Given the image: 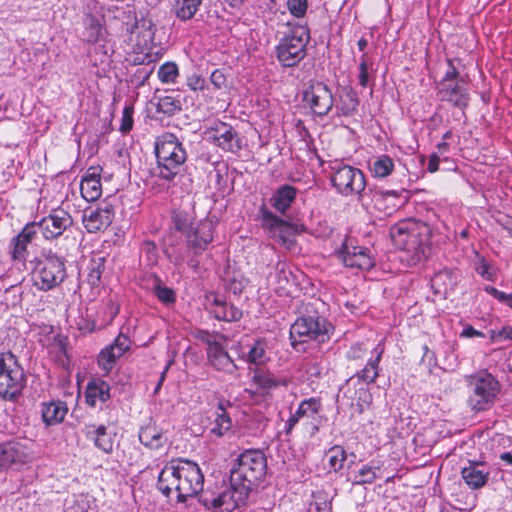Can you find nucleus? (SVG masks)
<instances>
[{
    "mask_svg": "<svg viewBox=\"0 0 512 512\" xmlns=\"http://www.w3.org/2000/svg\"><path fill=\"white\" fill-rule=\"evenodd\" d=\"M204 475L197 463L179 459L166 464L159 473L157 489L167 498L177 493V502L185 503L188 498L199 497L205 490Z\"/></svg>",
    "mask_w": 512,
    "mask_h": 512,
    "instance_id": "obj_1",
    "label": "nucleus"
},
{
    "mask_svg": "<svg viewBox=\"0 0 512 512\" xmlns=\"http://www.w3.org/2000/svg\"><path fill=\"white\" fill-rule=\"evenodd\" d=\"M323 303L318 301L304 305V311L290 327L291 345L297 351H305L304 345L310 342H328L335 332L334 325L320 312Z\"/></svg>",
    "mask_w": 512,
    "mask_h": 512,
    "instance_id": "obj_2",
    "label": "nucleus"
},
{
    "mask_svg": "<svg viewBox=\"0 0 512 512\" xmlns=\"http://www.w3.org/2000/svg\"><path fill=\"white\" fill-rule=\"evenodd\" d=\"M268 465L267 458L259 449H247L233 461L230 469V482L240 486V494L252 493L265 480Z\"/></svg>",
    "mask_w": 512,
    "mask_h": 512,
    "instance_id": "obj_3",
    "label": "nucleus"
},
{
    "mask_svg": "<svg viewBox=\"0 0 512 512\" xmlns=\"http://www.w3.org/2000/svg\"><path fill=\"white\" fill-rule=\"evenodd\" d=\"M193 210L177 209L172 213V223L175 230L186 237V247L194 255L205 251L213 241L214 223L211 220H201L195 227Z\"/></svg>",
    "mask_w": 512,
    "mask_h": 512,
    "instance_id": "obj_4",
    "label": "nucleus"
},
{
    "mask_svg": "<svg viewBox=\"0 0 512 512\" xmlns=\"http://www.w3.org/2000/svg\"><path fill=\"white\" fill-rule=\"evenodd\" d=\"M287 30L283 32L275 46L276 58L284 68H293L307 56V45L310 42V29L306 24L288 22Z\"/></svg>",
    "mask_w": 512,
    "mask_h": 512,
    "instance_id": "obj_5",
    "label": "nucleus"
},
{
    "mask_svg": "<svg viewBox=\"0 0 512 512\" xmlns=\"http://www.w3.org/2000/svg\"><path fill=\"white\" fill-rule=\"evenodd\" d=\"M468 389L467 405L475 413L490 410L498 400L501 383L485 369L465 377Z\"/></svg>",
    "mask_w": 512,
    "mask_h": 512,
    "instance_id": "obj_6",
    "label": "nucleus"
},
{
    "mask_svg": "<svg viewBox=\"0 0 512 512\" xmlns=\"http://www.w3.org/2000/svg\"><path fill=\"white\" fill-rule=\"evenodd\" d=\"M158 164V177L173 181L187 160V152L182 142L172 133L165 132L154 143Z\"/></svg>",
    "mask_w": 512,
    "mask_h": 512,
    "instance_id": "obj_7",
    "label": "nucleus"
},
{
    "mask_svg": "<svg viewBox=\"0 0 512 512\" xmlns=\"http://www.w3.org/2000/svg\"><path fill=\"white\" fill-rule=\"evenodd\" d=\"M390 236L397 248L420 256L429 249L431 231L426 223L409 219L392 226Z\"/></svg>",
    "mask_w": 512,
    "mask_h": 512,
    "instance_id": "obj_8",
    "label": "nucleus"
},
{
    "mask_svg": "<svg viewBox=\"0 0 512 512\" xmlns=\"http://www.w3.org/2000/svg\"><path fill=\"white\" fill-rule=\"evenodd\" d=\"M33 285L40 291H50L67 278L66 260L56 253H42L32 262Z\"/></svg>",
    "mask_w": 512,
    "mask_h": 512,
    "instance_id": "obj_9",
    "label": "nucleus"
},
{
    "mask_svg": "<svg viewBox=\"0 0 512 512\" xmlns=\"http://www.w3.org/2000/svg\"><path fill=\"white\" fill-rule=\"evenodd\" d=\"M26 386L24 368L12 352L0 353V396L9 401L22 395Z\"/></svg>",
    "mask_w": 512,
    "mask_h": 512,
    "instance_id": "obj_10",
    "label": "nucleus"
},
{
    "mask_svg": "<svg viewBox=\"0 0 512 512\" xmlns=\"http://www.w3.org/2000/svg\"><path fill=\"white\" fill-rule=\"evenodd\" d=\"M447 71L436 85V95L440 101L449 102L459 109L469 105L470 95L464 78L460 75L454 60L447 58Z\"/></svg>",
    "mask_w": 512,
    "mask_h": 512,
    "instance_id": "obj_11",
    "label": "nucleus"
},
{
    "mask_svg": "<svg viewBox=\"0 0 512 512\" xmlns=\"http://www.w3.org/2000/svg\"><path fill=\"white\" fill-rule=\"evenodd\" d=\"M240 486L230 482V487L221 490L207 489L198 497V502L213 512H232L247 504L251 493L240 494Z\"/></svg>",
    "mask_w": 512,
    "mask_h": 512,
    "instance_id": "obj_12",
    "label": "nucleus"
},
{
    "mask_svg": "<svg viewBox=\"0 0 512 512\" xmlns=\"http://www.w3.org/2000/svg\"><path fill=\"white\" fill-rule=\"evenodd\" d=\"M330 180L332 186L343 196L360 194L364 191L366 180L363 172L355 167L335 160L330 162Z\"/></svg>",
    "mask_w": 512,
    "mask_h": 512,
    "instance_id": "obj_13",
    "label": "nucleus"
},
{
    "mask_svg": "<svg viewBox=\"0 0 512 512\" xmlns=\"http://www.w3.org/2000/svg\"><path fill=\"white\" fill-rule=\"evenodd\" d=\"M334 255L348 268L370 270L375 266L370 249L357 245L356 241L349 237H345L341 246L335 250Z\"/></svg>",
    "mask_w": 512,
    "mask_h": 512,
    "instance_id": "obj_14",
    "label": "nucleus"
},
{
    "mask_svg": "<svg viewBox=\"0 0 512 512\" xmlns=\"http://www.w3.org/2000/svg\"><path fill=\"white\" fill-rule=\"evenodd\" d=\"M322 402L320 398H307L302 400L298 408L294 413L291 414L289 419L285 422L284 431L286 435H290L293 428L299 423L301 419H310L309 432L311 436H314L319 431V426L322 417L320 413L322 411Z\"/></svg>",
    "mask_w": 512,
    "mask_h": 512,
    "instance_id": "obj_15",
    "label": "nucleus"
},
{
    "mask_svg": "<svg viewBox=\"0 0 512 512\" xmlns=\"http://www.w3.org/2000/svg\"><path fill=\"white\" fill-rule=\"evenodd\" d=\"M262 226L266 229L273 239L278 243L290 247L294 243L295 226L286 221L270 210L265 205L259 209Z\"/></svg>",
    "mask_w": 512,
    "mask_h": 512,
    "instance_id": "obj_16",
    "label": "nucleus"
},
{
    "mask_svg": "<svg viewBox=\"0 0 512 512\" xmlns=\"http://www.w3.org/2000/svg\"><path fill=\"white\" fill-rule=\"evenodd\" d=\"M211 142L225 152L238 154L243 148V140L238 131L230 124L215 121L208 128Z\"/></svg>",
    "mask_w": 512,
    "mask_h": 512,
    "instance_id": "obj_17",
    "label": "nucleus"
},
{
    "mask_svg": "<svg viewBox=\"0 0 512 512\" xmlns=\"http://www.w3.org/2000/svg\"><path fill=\"white\" fill-rule=\"evenodd\" d=\"M303 100L313 113L319 117L328 115L334 107V95L331 88L322 81L312 83L303 93Z\"/></svg>",
    "mask_w": 512,
    "mask_h": 512,
    "instance_id": "obj_18",
    "label": "nucleus"
},
{
    "mask_svg": "<svg viewBox=\"0 0 512 512\" xmlns=\"http://www.w3.org/2000/svg\"><path fill=\"white\" fill-rule=\"evenodd\" d=\"M38 226L46 240H53L69 231L74 226V221L69 212L57 208L38 221Z\"/></svg>",
    "mask_w": 512,
    "mask_h": 512,
    "instance_id": "obj_19",
    "label": "nucleus"
},
{
    "mask_svg": "<svg viewBox=\"0 0 512 512\" xmlns=\"http://www.w3.org/2000/svg\"><path fill=\"white\" fill-rule=\"evenodd\" d=\"M88 9L89 11L84 13L82 19V39L88 44H95L104 37L105 16L102 13V9H98L96 3L93 5V10L89 6Z\"/></svg>",
    "mask_w": 512,
    "mask_h": 512,
    "instance_id": "obj_20",
    "label": "nucleus"
},
{
    "mask_svg": "<svg viewBox=\"0 0 512 512\" xmlns=\"http://www.w3.org/2000/svg\"><path fill=\"white\" fill-rule=\"evenodd\" d=\"M114 216V206L109 203H102L95 209L89 208L84 211L83 223L89 233H96L108 228Z\"/></svg>",
    "mask_w": 512,
    "mask_h": 512,
    "instance_id": "obj_21",
    "label": "nucleus"
},
{
    "mask_svg": "<svg viewBox=\"0 0 512 512\" xmlns=\"http://www.w3.org/2000/svg\"><path fill=\"white\" fill-rule=\"evenodd\" d=\"M130 346L131 340L129 337L119 334L111 344L100 351L97 357L99 367L109 373L114 368L116 361L129 350Z\"/></svg>",
    "mask_w": 512,
    "mask_h": 512,
    "instance_id": "obj_22",
    "label": "nucleus"
},
{
    "mask_svg": "<svg viewBox=\"0 0 512 512\" xmlns=\"http://www.w3.org/2000/svg\"><path fill=\"white\" fill-rule=\"evenodd\" d=\"M372 200L378 210H383L386 215H391L408 202L409 192L406 189L376 190Z\"/></svg>",
    "mask_w": 512,
    "mask_h": 512,
    "instance_id": "obj_23",
    "label": "nucleus"
},
{
    "mask_svg": "<svg viewBox=\"0 0 512 512\" xmlns=\"http://www.w3.org/2000/svg\"><path fill=\"white\" fill-rule=\"evenodd\" d=\"M360 100L358 93L351 86H341L334 96L337 116L350 117L357 113Z\"/></svg>",
    "mask_w": 512,
    "mask_h": 512,
    "instance_id": "obj_24",
    "label": "nucleus"
},
{
    "mask_svg": "<svg viewBox=\"0 0 512 512\" xmlns=\"http://www.w3.org/2000/svg\"><path fill=\"white\" fill-rule=\"evenodd\" d=\"M28 459L25 446L19 441L0 443V468L7 469L14 465H22Z\"/></svg>",
    "mask_w": 512,
    "mask_h": 512,
    "instance_id": "obj_25",
    "label": "nucleus"
},
{
    "mask_svg": "<svg viewBox=\"0 0 512 512\" xmlns=\"http://www.w3.org/2000/svg\"><path fill=\"white\" fill-rule=\"evenodd\" d=\"M461 476L469 488L476 490L486 485L490 470L484 462L469 461L468 466L462 468Z\"/></svg>",
    "mask_w": 512,
    "mask_h": 512,
    "instance_id": "obj_26",
    "label": "nucleus"
},
{
    "mask_svg": "<svg viewBox=\"0 0 512 512\" xmlns=\"http://www.w3.org/2000/svg\"><path fill=\"white\" fill-rule=\"evenodd\" d=\"M38 232H40V228L38 226V222L33 221L27 223L21 232L12 238L11 240V255L13 260H23L25 258V253L27 249V245L31 243L37 236Z\"/></svg>",
    "mask_w": 512,
    "mask_h": 512,
    "instance_id": "obj_27",
    "label": "nucleus"
},
{
    "mask_svg": "<svg viewBox=\"0 0 512 512\" xmlns=\"http://www.w3.org/2000/svg\"><path fill=\"white\" fill-rule=\"evenodd\" d=\"M287 379H280L274 373L260 367L253 370L251 384L256 386V393L261 395L269 394L280 386H287Z\"/></svg>",
    "mask_w": 512,
    "mask_h": 512,
    "instance_id": "obj_28",
    "label": "nucleus"
},
{
    "mask_svg": "<svg viewBox=\"0 0 512 512\" xmlns=\"http://www.w3.org/2000/svg\"><path fill=\"white\" fill-rule=\"evenodd\" d=\"M85 436L93 441L96 448L106 454H111L114 449L116 433L109 431L105 425H87L85 427Z\"/></svg>",
    "mask_w": 512,
    "mask_h": 512,
    "instance_id": "obj_29",
    "label": "nucleus"
},
{
    "mask_svg": "<svg viewBox=\"0 0 512 512\" xmlns=\"http://www.w3.org/2000/svg\"><path fill=\"white\" fill-rule=\"evenodd\" d=\"M208 309L209 313L220 321L234 322L240 320L242 317V311L234 304L227 302L220 295L214 296Z\"/></svg>",
    "mask_w": 512,
    "mask_h": 512,
    "instance_id": "obj_30",
    "label": "nucleus"
},
{
    "mask_svg": "<svg viewBox=\"0 0 512 512\" xmlns=\"http://www.w3.org/2000/svg\"><path fill=\"white\" fill-rule=\"evenodd\" d=\"M208 363L217 371L232 374L237 366L220 342L212 348H206Z\"/></svg>",
    "mask_w": 512,
    "mask_h": 512,
    "instance_id": "obj_31",
    "label": "nucleus"
},
{
    "mask_svg": "<svg viewBox=\"0 0 512 512\" xmlns=\"http://www.w3.org/2000/svg\"><path fill=\"white\" fill-rule=\"evenodd\" d=\"M384 350V344L378 343L372 350V355L368 359L366 366L360 371H358L354 376H352L351 379L357 378L358 381H361L366 384L374 383L379 375V363L384 353Z\"/></svg>",
    "mask_w": 512,
    "mask_h": 512,
    "instance_id": "obj_32",
    "label": "nucleus"
},
{
    "mask_svg": "<svg viewBox=\"0 0 512 512\" xmlns=\"http://www.w3.org/2000/svg\"><path fill=\"white\" fill-rule=\"evenodd\" d=\"M138 437L141 444L151 450H158L167 443V437L164 435L163 429L151 420L146 425L141 426Z\"/></svg>",
    "mask_w": 512,
    "mask_h": 512,
    "instance_id": "obj_33",
    "label": "nucleus"
},
{
    "mask_svg": "<svg viewBox=\"0 0 512 512\" xmlns=\"http://www.w3.org/2000/svg\"><path fill=\"white\" fill-rule=\"evenodd\" d=\"M147 288L163 305L169 307L176 303V291L168 287L157 274L151 273L148 275Z\"/></svg>",
    "mask_w": 512,
    "mask_h": 512,
    "instance_id": "obj_34",
    "label": "nucleus"
},
{
    "mask_svg": "<svg viewBox=\"0 0 512 512\" xmlns=\"http://www.w3.org/2000/svg\"><path fill=\"white\" fill-rule=\"evenodd\" d=\"M297 188L284 184L279 186L270 198L271 206L281 214H285L295 201L297 196Z\"/></svg>",
    "mask_w": 512,
    "mask_h": 512,
    "instance_id": "obj_35",
    "label": "nucleus"
},
{
    "mask_svg": "<svg viewBox=\"0 0 512 512\" xmlns=\"http://www.w3.org/2000/svg\"><path fill=\"white\" fill-rule=\"evenodd\" d=\"M458 272L453 269L444 268L431 278V286L437 294H448L454 291L458 282Z\"/></svg>",
    "mask_w": 512,
    "mask_h": 512,
    "instance_id": "obj_36",
    "label": "nucleus"
},
{
    "mask_svg": "<svg viewBox=\"0 0 512 512\" xmlns=\"http://www.w3.org/2000/svg\"><path fill=\"white\" fill-rule=\"evenodd\" d=\"M85 398L86 403L91 407H95L98 401H108L111 398L110 385L100 378L90 380L86 387Z\"/></svg>",
    "mask_w": 512,
    "mask_h": 512,
    "instance_id": "obj_37",
    "label": "nucleus"
},
{
    "mask_svg": "<svg viewBox=\"0 0 512 512\" xmlns=\"http://www.w3.org/2000/svg\"><path fill=\"white\" fill-rule=\"evenodd\" d=\"M68 412L67 404L64 401L44 402L41 405L42 420L47 426L61 423Z\"/></svg>",
    "mask_w": 512,
    "mask_h": 512,
    "instance_id": "obj_38",
    "label": "nucleus"
},
{
    "mask_svg": "<svg viewBox=\"0 0 512 512\" xmlns=\"http://www.w3.org/2000/svg\"><path fill=\"white\" fill-rule=\"evenodd\" d=\"M226 405L231 407L230 402L219 401L214 413V421L211 423L210 433L216 437L224 436L232 428V420L226 411Z\"/></svg>",
    "mask_w": 512,
    "mask_h": 512,
    "instance_id": "obj_39",
    "label": "nucleus"
},
{
    "mask_svg": "<svg viewBox=\"0 0 512 512\" xmlns=\"http://www.w3.org/2000/svg\"><path fill=\"white\" fill-rule=\"evenodd\" d=\"M204 0H173L172 12L181 22L195 18Z\"/></svg>",
    "mask_w": 512,
    "mask_h": 512,
    "instance_id": "obj_40",
    "label": "nucleus"
},
{
    "mask_svg": "<svg viewBox=\"0 0 512 512\" xmlns=\"http://www.w3.org/2000/svg\"><path fill=\"white\" fill-rule=\"evenodd\" d=\"M106 269V257L101 253H95L91 256L87 264V283L91 288L98 287L101 284V278Z\"/></svg>",
    "mask_w": 512,
    "mask_h": 512,
    "instance_id": "obj_41",
    "label": "nucleus"
},
{
    "mask_svg": "<svg viewBox=\"0 0 512 512\" xmlns=\"http://www.w3.org/2000/svg\"><path fill=\"white\" fill-rule=\"evenodd\" d=\"M394 169L393 159L386 154L377 156L370 163V171L375 178H386Z\"/></svg>",
    "mask_w": 512,
    "mask_h": 512,
    "instance_id": "obj_42",
    "label": "nucleus"
},
{
    "mask_svg": "<svg viewBox=\"0 0 512 512\" xmlns=\"http://www.w3.org/2000/svg\"><path fill=\"white\" fill-rule=\"evenodd\" d=\"M267 347L265 339L256 340L247 353V361L256 366L264 365L269 360Z\"/></svg>",
    "mask_w": 512,
    "mask_h": 512,
    "instance_id": "obj_43",
    "label": "nucleus"
},
{
    "mask_svg": "<svg viewBox=\"0 0 512 512\" xmlns=\"http://www.w3.org/2000/svg\"><path fill=\"white\" fill-rule=\"evenodd\" d=\"M80 191L86 201L93 202L98 200L102 194L101 180L99 178L82 179Z\"/></svg>",
    "mask_w": 512,
    "mask_h": 512,
    "instance_id": "obj_44",
    "label": "nucleus"
},
{
    "mask_svg": "<svg viewBox=\"0 0 512 512\" xmlns=\"http://www.w3.org/2000/svg\"><path fill=\"white\" fill-rule=\"evenodd\" d=\"M275 281L278 290H287L291 281H294L290 265L285 261H278L275 265Z\"/></svg>",
    "mask_w": 512,
    "mask_h": 512,
    "instance_id": "obj_45",
    "label": "nucleus"
},
{
    "mask_svg": "<svg viewBox=\"0 0 512 512\" xmlns=\"http://www.w3.org/2000/svg\"><path fill=\"white\" fill-rule=\"evenodd\" d=\"M182 109L181 101L173 96H163L158 99L157 112L173 116Z\"/></svg>",
    "mask_w": 512,
    "mask_h": 512,
    "instance_id": "obj_46",
    "label": "nucleus"
},
{
    "mask_svg": "<svg viewBox=\"0 0 512 512\" xmlns=\"http://www.w3.org/2000/svg\"><path fill=\"white\" fill-rule=\"evenodd\" d=\"M326 456L328 457V463L331 470L338 472L342 469L343 464L346 460V451L340 445L331 447Z\"/></svg>",
    "mask_w": 512,
    "mask_h": 512,
    "instance_id": "obj_47",
    "label": "nucleus"
},
{
    "mask_svg": "<svg viewBox=\"0 0 512 512\" xmlns=\"http://www.w3.org/2000/svg\"><path fill=\"white\" fill-rule=\"evenodd\" d=\"M477 261L475 262V271L485 280L495 281L497 274L496 269L485 259L484 256L477 253Z\"/></svg>",
    "mask_w": 512,
    "mask_h": 512,
    "instance_id": "obj_48",
    "label": "nucleus"
},
{
    "mask_svg": "<svg viewBox=\"0 0 512 512\" xmlns=\"http://www.w3.org/2000/svg\"><path fill=\"white\" fill-rule=\"evenodd\" d=\"M158 78L162 83H174L179 76V69L174 62H165L158 69Z\"/></svg>",
    "mask_w": 512,
    "mask_h": 512,
    "instance_id": "obj_49",
    "label": "nucleus"
},
{
    "mask_svg": "<svg viewBox=\"0 0 512 512\" xmlns=\"http://www.w3.org/2000/svg\"><path fill=\"white\" fill-rule=\"evenodd\" d=\"M377 478L373 467L364 465L354 476V484H371Z\"/></svg>",
    "mask_w": 512,
    "mask_h": 512,
    "instance_id": "obj_50",
    "label": "nucleus"
},
{
    "mask_svg": "<svg viewBox=\"0 0 512 512\" xmlns=\"http://www.w3.org/2000/svg\"><path fill=\"white\" fill-rule=\"evenodd\" d=\"M286 6L290 14L296 18H303L308 8L307 0H287Z\"/></svg>",
    "mask_w": 512,
    "mask_h": 512,
    "instance_id": "obj_51",
    "label": "nucleus"
},
{
    "mask_svg": "<svg viewBox=\"0 0 512 512\" xmlns=\"http://www.w3.org/2000/svg\"><path fill=\"white\" fill-rule=\"evenodd\" d=\"M133 113H134V108L132 105H126L124 107L123 112H122L121 124H120V128H119V130L123 134H127L133 128V123H134Z\"/></svg>",
    "mask_w": 512,
    "mask_h": 512,
    "instance_id": "obj_52",
    "label": "nucleus"
},
{
    "mask_svg": "<svg viewBox=\"0 0 512 512\" xmlns=\"http://www.w3.org/2000/svg\"><path fill=\"white\" fill-rule=\"evenodd\" d=\"M194 337L197 340L205 343L207 345V348H212V346H216L217 344L220 343V341H218L219 334L215 332H210L208 330H196L194 333Z\"/></svg>",
    "mask_w": 512,
    "mask_h": 512,
    "instance_id": "obj_53",
    "label": "nucleus"
},
{
    "mask_svg": "<svg viewBox=\"0 0 512 512\" xmlns=\"http://www.w3.org/2000/svg\"><path fill=\"white\" fill-rule=\"evenodd\" d=\"M141 254L145 255L149 265H154L158 259L157 246L153 241L145 240L140 249Z\"/></svg>",
    "mask_w": 512,
    "mask_h": 512,
    "instance_id": "obj_54",
    "label": "nucleus"
},
{
    "mask_svg": "<svg viewBox=\"0 0 512 512\" xmlns=\"http://www.w3.org/2000/svg\"><path fill=\"white\" fill-rule=\"evenodd\" d=\"M484 291L500 303H503L512 309V293L507 294L490 285L485 286Z\"/></svg>",
    "mask_w": 512,
    "mask_h": 512,
    "instance_id": "obj_55",
    "label": "nucleus"
},
{
    "mask_svg": "<svg viewBox=\"0 0 512 512\" xmlns=\"http://www.w3.org/2000/svg\"><path fill=\"white\" fill-rule=\"evenodd\" d=\"M187 85L193 91H202L206 87V80L197 74H192L187 78Z\"/></svg>",
    "mask_w": 512,
    "mask_h": 512,
    "instance_id": "obj_56",
    "label": "nucleus"
},
{
    "mask_svg": "<svg viewBox=\"0 0 512 512\" xmlns=\"http://www.w3.org/2000/svg\"><path fill=\"white\" fill-rule=\"evenodd\" d=\"M210 82L213 84L215 89H222L226 87V76L220 69H216L211 73Z\"/></svg>",
    "mask_w": 512,
    "mask_h": 512,
    "instance_id": "obj_57",
    "label": "nucleus"
},
{
    "mask_svg": "<svg viewBox=\"0 0 512 512\" xmlns=\"http://www.w3.org/2000/svg\"><path fill=\"white\" fill-rule=\"evenodd\" d=\"M359 84L362 87H366L368 85V65L366 54L361 56V62L359 65Z\"/></svg>",
    "mask_w": 512,
    "mask_h": 512,
    "instance_id": "obj_58",
    "label": "nucleus"
},
{
    "mask_svg": "<svg viewBox=\"0 0 512 512\" xmlns=\"http://www.w3.org/2000/svg\"><path fill=\"white\" fill-rule=\"evenodd\" d=\"M364 351L365 349L362 343H354L347 352V357L353 360L360 359L363 357Z\"/></svg>",
    "mask_w": 512,
    "mask_h": 512,
    "instance_id": "obj_59",
    "label": "nucleus"
},
{
    "mask_svg": "<svg viewBox=\"0 0 512 512\" xmlns=\"http://www.w3.org/2000/svg\"><path fill=\"white\" fill-rule=\"evenodd\" d=\"M460 337L471 338V337H481L484 338L485 334L479 330H476L472 326L465 327L460 333Z\"/></svg>",
    "mask_w": 512,
    "mask_h": 512,
    "instance_id": "obj_60",
    "label": "nucleus"
},
{
    "mask_svg": "<svg viewBox=\"0 0 512 512\" xmlns=\"http://www.w3.org/2000/svg\"><path fill=\"white\" fill-rule=\"evenodd\" d=\"M152 70L140 68L135 73V78L138 80V85H144L145 81L150 77Z\"/></svg>",
    "mask_w": 512,
    "mask_h": 512,
    "instance_id": "obj_61",
    "label": "nucleus"
},
{
    "mask_svg": "<svg viewBox=\"0 0 512 512\" xmlns=\"http://www.w3.org/2000/svg\"><path fill=\"white\" fill-rule=\"evenodd\" d=\"M439 163H440L439 156L436 153H432L430 155V157H429V162H428L427 170L430 173L436 172L438 170V168H439Z\"/></svg>",
    "mask_w": 512,
    "mask_h": 512,
    "instance_id": "obj_62",
    "label": "nucleus"
},
{
    "mask_svg": "<svg viewBox=\"0 0 512 512\" xmlns=\"http://www.w3.org/2000/svg\"><path fill=\"white\" fill-rule=\"evenodd\" d=\"M498 336L504 340H512V326L503 327L498 331Z\"/></svg>",
    "mask_w": 512,
    "mask_h": 512,
    "instance_id": "obj_63",
    "label": "nucleus"
},
{
    "mask_svg": "<svg viewBox=\"0 0 512 512\" xmlns=\"http://www.w3.org/2000/svg\"><path fill=\"white\" fill-rule=\"evenodd\" d=\"M99 178L100 179V169L98 167H90L86 175L82 179H92Z\"/></svg>",
    "mask_w": 512,
    "mask_h": 512,
    "instance_id": "obj_64",
    "label": "nucleus"
}]
</instances>
